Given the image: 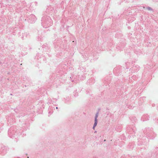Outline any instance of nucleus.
Returning a JSON list of instances; mask_svg holds the SVG:
<instances>
[{
  "mask_svg": "<svg viewBox=\"0 0 158 158\" xmlns=\"http://www.w3.org/2000/svg\"><path fill=\"white\" fill-rule=\"evenodd\" d=\"M97 124V120L96 119L95 120V123L94 125L93 128L94 129L95 127L96 126Z\"/></svg>",
  "mask_w": 158,
  "mask_h": 158,
  "instance_id": "nucleus-1",
  "label": "nucleus"
},
{
  "mask_svg": "<svg viewBox=\"0 0 158 158\" xmlns=\"http://www.w3.org/2000/svg\"><path fill=\"white\" fill-rule=\"evenodd\" d=\"M98 113H97L96 115V116H95V119H96V120H97V118H98Z\"/></svg>",
  "mask_w": 158,
  "mask_h": 158,
  "instance_id": "nucleus-2",
  "label": "nucleus"
}]
</instances>
